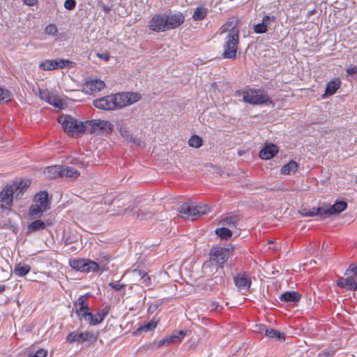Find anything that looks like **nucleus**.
I'll return each instance as SVG.
<instances>
[{"label": "nucleus", "mask_w": 357, "mask_h": 357, "mask_svg": "<svg viewBox=\"0 0 357 357\" xmlns=\"http://www.w3.org/2000/svg\"><path fill=\"white\" fill-rule=\"evenodd\" d=\"M141 99V95L134 92H121L105 96L93 101V105L99 109L115 110L132 105Z\"/></svg>", "instance_id": "obj_1"}, {"label": "nucleus", "mask_w": 357, "mask_h": 357, "mask_svg": "<svg viewBox=\"0 0 357 357\" xmlns=\"http://www.w3.org/2000/svg\"><path fill=\"white\" fill-rule=\"evenodd\" d=\"M233 250L231 245L213 247L210 252V259L203 264L204 271L206 273H213L222 269L224 264L231 255Z\"/></svg>", "instance_id": "obj_2"}, {"label": "nucleus", "mask_w": 357, "mask_h": 357, "mask_svg": "<svg viewBox=\"0 0 357 357\" xmlns=\"http://www.w3.org/2000/svg\"><path fill=\"white\" fill-rule=\"evenodd\" d=\"M27 188V183L22 181H14L10 185H6L0 192V208L10 209L13 199H21Z\"/></svg>", "instance_id": "obj_3"}, {"label": "nucleus", "mask_w": 357, "mask_h": 357, "mask_svg": "<svg viewBox=\"0 0 357 357\" xmlns=\"http://www.w3.org/2000/svg\"><path fill=\"white\" fill-rule=\"evenodd\" d=\"M238 42V29L236 26H233L229 29L225 38L222 53V57L224 59H234L236 57Z\"/></svg>", "instance_id": "obj_4"}, {"label": "nucleus", "mask_w": 357, "mask_h": 357, "mask_svg": "<svg viewBox=\"0 0 357 357\" xmlns=\"http://www.w3.org/2000/svg\"><path fill=\"white\" fill-rule=\"evenodd\" d=\"M33 204L29 208V215L31 218H40L43 213L50 208L51 200L46 191L38 192L33 197Z\"/></svg>", "instance_id": "obj_5"}, {"label": "nucleus", "mask_w": 357, "mask_h": 357, "mask_svg": "<svg viewBox=\"0 0 357 357\" xmlns=\"http://www.w3.org/2000/svg\"><path fill=\"white\" fill-rule=\"evenodd\" d=\"M58 122L68 135L77 137L86 131V122L79 121L70 115H61L58 117Z\"/></svg>", "instance_id": "obj_6"}, {"label": "nucleus", "mask_w": 357, "mask_h": 357, "mask_svg": "<svg viewBox=\"0 0 357 357\" xmlns=\"http://www.w3.org/2000/svg\"><path fill=\"white\" fill-rule=\"evenodd\" d=\"M211 211L207 205L193 206L189 203H183L178 208V212L184 218L195 220L198 217L206 214Z\"/></svg>", "instance_id": "obj_7"}, {"label": "nucleus", "mask_w": 357, "mask_h": 357, "mask_svg": "<svg viewBox=\"0 0 357 357\" xmlns=\"http://www.w3.org/2000/svg\"><path fill=\"white\" fill-rule=\"evenodd\" d=\"M345 277L340 278L337 281L339 287L344 288L347 291H357V273L353 271H349V266L344 272Z\"/></svg>", "instance_id": "obj_8"}, {"label": "nucleus", "mask_w": 357, "mask_h": 357, "mask_svg": "<svg viewBox=\"0 0 357 357\" xmlns=\"http://www.w3.org/2000/svg\"><path fill=\"white\" fill-rule=\"evenodd\" d=\"M113 128L114 126L109 121L92 119L86 121V131L89 133H94L97 131L109 133L112 132Z\"/></svg>", "instance_id": "obj_9"}, {"label": "nucleus", "mask_w": 357, "mask_h": 357, "mask_svg": "<svg viewBox=\"0 0 357 357\" xmlns=\"http://www.w3.org/2000/svg\"><path fill=\"white\" fill-rule=\"evenodd\" d=\"M98 339V335L92 332H80L75 331L68 333L66 337V341L69 342H77L82 344L86 341L94 343Z\"/></svg>", "instance_id": "obj_10"}, {"label": "nucleus", "mask_w": 357, "mask_h": 357, "mask_svg": "<svg viewBox=\"0 0 357 357\" xmlns=\"http://www.w3.org/2000/svg\"><path fill=\"white\" fill-rule=\"evenodd\" d=\"M70 266L77 271L82 272L96 271L98 269V263L91 260L73 259L70 261Z\"/></svg>", "instance_id": "obj_11"}, {"label": "nucleus", "mask_w": 357, "mask_h": 357, "mask_svg": "<svg viewBox=\"0 0 357 357\" xmlns=\"http://www.w3.org/2000/svg\"><path fill=\"white\" fill-rule=\"evenodd\" d=\"M108 309L103 308L102 310L97 312L96 314L93 315L89 312H84L82 314V317L91 326L98 325L101 323L106 315L108 314Z\"/></svg>", "instance_id": "obj_12"}, {"label": "nucleus", "mask_w": 357, "mask_h": 357, "mask_svg": "<svg viewBox=\"0 0 357 357\" xmlns=\"http://www.w3.org/2000/svg\"><path fill=\"white\" fill-rule=\"evenodd\" d=\"M149 29L157 32H162L168 30L165 15H156L150 20Z\"/></svg>", "instance_id": "obj_13"}, {"label": "nucleus", "mask_w": 357, "mask_h": 357, "mask_svg": "<svg viewBox=\"0 0 357 357\" xmlns=\"http://www.w3.org/2000/svg\"><path fill=\"white\" fill-rule=\"evenodd\" d=\"M347 207V203L344 201H336L334 204L328 207L323 208L324 218H329L331 215L340 214Z\"/></svg>", "instance_id": "obj_14"}, {"label": "nucleus", "mask_w": 357, "mask_h": 357, "mask_svg": "<svg viewBox=\"0 0 357 357\" xmlns=\"http://www.w3.org/2000/svg\"><path fill=\"white\" fill-rule=\"evenodd\" d=\"M40 98L55 107L61 109L63 106V100L58 96H55L47 91H40Z\"/></svg>", "instance_id": "obj_15"}, {"label": "nucleus", "mask_w": 357, "mask_h": 357, "mask_svg": "<svg viewBox=\"0 0 357 357\" xmlns=\"http://www.w3.org/2000/svg\"><path fill=\"white\" fill-rule=\"evenodd\" d=\"M234 281L236 287L241 290L248 291L251 285V280L245 273L236 275Z\"/></svg>", "instance_id": "obj_16"}, {"label": "nucleus", "mask_w": 357, "mask_h": 357, "mask_svg": "<svg viewBox=\"0 0 357 357\" xmlns=\"http://www.w3.org/2000/svg\"><path fill=\"white\" fill-rule=\"evenodd\" d=\"M74 307H75V313L79 318H83L82 314L84 312H88V295L79 296L77 300L74 302Z\"/></svg>", "instance_id": "obj_17"}, {"label": "nucleus", "mask_w": 357, "mask_h": 357, "mask_svg": "<svg viewBox=\"0 0 357 357\" xmlns=\"http://www.w3.org/2000/svg\"><path fill=\"white\" fill-rule=\"evenodd\" d=\"M168 30L175 29L183 23L185 17L181 13L165 15Z\"/></svg>", "instance_id": "obj_18"}, {"label": "nucleus", "mask_w": 357, "mask_h": 357, "mask_svg": "<svg viewBox=\"0 0 357 357\" xmlns=\"http://www.w3.org/2000/svg\"><path fill=\"white\" fill-rule=\"evenodd\" d=\"M278 146L273 144H266L259 152V157L262 160H269L278 153Z\"/></svg>", "instance_id": "obj_19"}, {"label": "nucleus", "mask_w": 357, "mask_h": 357, "mask_svg": "<svg viewBox=\"0 0 357 357\" xmlns=\"http://www.w3.org/2000/svg\"><path fill=\"white\" fill-rule=\"evenodd\" d=\"M105 86V82L100 79H92L86 82L84 89L86 93L98 92Z\"/></svg>", "instance_id": "obj_20"}, {"label": "nucleus", "mask_w": 357, "mask_h": 357, "mask_svg": "<svg viewBox=\"0 0 357 357\" xmlns=\"http://www.w3.org/2000/svg\"><path fill=\"white\" fill-rule=\"evenodd\" d=\"M251 105L272 104L273 102L268 94L261 91H254L253 98Z\"/></svg>", "instance_id": "obj_21"}, {"label": "nucleus", "mask_w": 357, "mask_h": 357, "mask_svg": "<svg viewBox=\"0 0 357 357\" xmlns=\"http://www.w3.org/2000/svg\"><path fill=\"white\" fill-rule=\"evenodd\" d=\"M301 295L298 292L294 291H285L282 293L280 296L281 301L293 303L298 302L301 300Z\"/></svg>", "instance_id": "obj_22"}, {"label": "nucleus", "mask_w": 357, "mask_h": 357, "mask_svg": "<svg viewBox=\"0 0 357 357\" xmlns=\"http://www.w3.org/2000/svg\"><path fill=\"white\" fill-rule=\"evenodd\" d=\"M45 174L51 178H63V165H53L47 167Z\"/></svg>", "instance_id": "obj_23"}, {"label": "nucleus", "mask_w": 357, "mask_h": 357, "mask_svg": "<svg viewBox=\"0 0 357 357\" xmlns=\"http://www.w3.org/2000/svg\"><path fill=\"white\" fill-rule=\"evenodd\" d=\"M185 335L186 333L183 331H174L171 336L161 340L159 342V344H169L172 342L180 341L185 336Z\"/></svg>", "instance_id": "obj_24"}, {"label": "nucleus", "mask_w": 357, "mask_h": 357, "mask_svg": "<svg viewBox=\"0 0 357 357\" xmlns=\"http://www.w3.org/2000/svg\"><path fill=\"white\" fill-rule=\"evenodd\" d=\"M323 208H312V209L303 208L300 211V213L305 217H314L316 215H319L321 218H324Z\"/></svg>", "instance_id": "obj_25"}, {"label": "nucleus", "mask_w": 357, "mask_h": 357, "mask_svg": "<svg viewBox=\"0 0 357 357\" xmlns=\"http://www.w3.org/2000/svg\"><path fill=\"white\" fill-rule=\"evenodd\" d=\"M120 132L122 137H124L127 141L132 142L137 146L142 145V142L138 138H135L126 128H121Z\"/></svg>", "instance_id": "obj_26"}, {"label": "nucleus", "mask_w": 357, "mask_h": 357, "mask_svg": "<svg viewBox=\"0 0 357 357\" xmlns=\"http://www.w3.org/2000/svg\"><path fill=\"white\" fill-rule=\"evenodd\" d=\"M341 82L339 79H333L328 82L325 94L328 96L333 95L340 86Z\"/></svg>", "instance_id": "obj_27"}, {"label": "nucleus", "mask_w": 357, "mask_h": 357, "mask_svg": "<svg viewBox=\"0 0 357 357\" xmlns=\"http://www.w3.org/2000/svg\"><path fill=\"white\" fill-rule=\"evenodd\" d=\"M298 168V164L294 160H290L288 163L281 168V174L284 175H290L294 174Z\"/></svg>", "instance_id": "obj_28"}, {"label": "nucleus", "mask_w": 357, "mask_h": 357, "mask_svg": "<svg viewBox=\"0 0 357 357\" xmlns=\"http://www.w3.org/2000/svg\"><path fill=\"white\" fill-rule=\"evenodd\" d=\"M270 20H274V17H270L269 15H266L262 19L261 23H258L257 24L254 26V31L256 33H264L267 31V26L266 23L267 21Z\"/></svg>", "instance_id": "obj_29"}, {"label": "nucleus", "mask_w": 357, "mask_h": 357, "mask_svg": "<svg viewBox=\"0 0 357 357\" xmlns=\"http://www.w3.org/2000/svg\"><path fill=\"white\" fill-rule=\"evenodd\" d=\"M79 174V172L74 167L63 165V177L73 180L77 178Z\"/></svg>", "instance_id": "obj_30"}, {"label": "nucleus", "mask_w": 357, "mask_h": 357, "mask_svg": "<svg viewBox=\"0 0 357 357\" xmlns=\"http://www.w3.org/2000/svg\"><path fill=\"white\" fill-rule=\"evenodd\" d=\"M254 91L255 90L252 89H249L248 91L239 90L236 92V96L241 97L243 102L251 104V100L253 98Z\"/></svg>", "instance_id": "obj_31"}, {"label": "nucleus", "mask_w": 357, "mask_h": 357, "mask_svg": "<svg viewBox=\"0 0 357 357\" xmlns=\"http://www.w3.org/2000/svg\"><path fill=\"white\" fill-rule=\"evenodd\" d=\"M45 223L43 220H36L28 225L27 229L29 232L36 231L45 229Z\"/></svg>", "instance_id": "obj_32"}, {"label": "nucleus", "mask_w": 357, "mask_h": 357, "mask_svg": "<svg viewBox=\"0 0 357 357\" xmlns=\"http://www.w3.org/2000/svg\"><path fill=\"white\" fill-rule=\"evenodd\" d=\"M265 335L270 338H275L279 340H284L285 339L284 333H280L273 328H266Z\"/></svg>", "instance_id": "obj_33"}, {"label": "nucleus", "mask_w": 357, "mask_h": 357, "mask_svg": "<svg viewBox=\"0 0 357 357\" xmlns=\"http://www.w3.org/2000/svg\"><path fill=\"white\" fill-rule=\"evenodd\" d=\"M239 220L240 218L238 215H234L225 217L221 220V222L224 225L236 227Z\"/></svg>", "instance_id": "obj_34"}, {"label": "nucleus", "mask_w": 357, "mask_h": 357, "mask_svg": "<svg viewBox=\"0 0 357 357\" xmlns=\"http://www.w3.org/2000/svg\"><path fill=\"white\" fill-rule=\"evenodd\" d=\"M57 65L55 59L45 60L40 63L39 68L43 70H52L56 68Z\"/></svg>", "instance_id": "obj_35"}, {"label": "nucleus", "mask_w": 357, "mask_h": 357, "mask_svg": "<svg viewBox=\"0 0 357 357\" xmlns=\"http://www.w3.org/2000/svg\"><path fill=\"white\" fill-rule=\"evenodd\" d=\"M158 324V321L151 320L149 321L147 324H144V326H140L138 328L135 332L134 334L137 335L138 333L144 331H150L153 330Z\"/></svg>", "instance_id": "obj_36"}, {"label": "nucleus", "mask_w": 357, "mask_h": 357, "mask_svg": "<svg viewBox=\"0 0 357 357\" xmlns=\"http://www.w3.org/2000/svg\"><path fill=\"white\" fill-rule=\"evenodd\" d=\"M31 270V268L29 265H21L17 264L14 269V273L16 275L19 277H22L26 275Z\"/></svg>", "instance_id": "obj_37"}, {"label": "nucleus", "mask_w": 357, "mask_h": 357, "mask_svg": "<svg viewBox=\"0 0 357 357\" xmlns=\"http://www.w3.org/2000/svg\"><path fill=\"white\" fill-rule=\"evenodd\" d=\"M206 285L209 287L211 289H213L215 286L218 285H225V279L222 275L216 276L213 279L208 280L207 281Z\"/></svg>", "instance_id": "obj_38"}, {"label": "nucleus", "mask_w": 357, "mask_h": 357, "mask_svg": "<svg viewBox=\"0 0 357 357\" xmlns=\"http://www.w3.org/2000/svg\"><path fill=\"white\" fill-rule=\"evenodd\" d=\"M133 216L139 220H143L151 218L153 216V213L150 211L139 209L137 212L133 213Z\"/></svg>", "instance_id": "obj_39"}, {"label": "nucleus", "mask_w": 357, "mask_h": 357, "mask_svg": "<svg viewBox=\"0 0 357 357\" xmlns=\"http://www.w3.org/2000/svg\"><path fill=\"white\" fill-rule=\"evenodd\" d=\"M215 233L221 238H225V239L229 238L232 235L231 231L229 229L226 228V227H221V228L216 229Z\"/></svg>", "instance_id": "obj_40"}, {"label": "nucleus", "mask_w": 357, "mask_h": 357, "mask_svg": "<svg viewBox=\"0 0 357 357\" xmlns=\"http://www.w3.org/2000/svg\"><path fill=\"white\" fill-rule=\"evenodd\" d=\"M202 143L203 140L202 137L196 135L192 136L188 141L189 146L196 149L199 148L202 145Z\"/></svg>", "instance_id": "obj_41"}, {"label": "nucleus", "mask_w": 357, "mask_h": 357, "mask_svg": "<svg viewBox=\"0 0 357 357\" xmlns=\"http://www.w3.org/2000/svg\"><path fill=\"white\" fill-rule=\"evenodd\" d=\"M207 15V11L203 8H197L193 14V19L195 20H202L205 18Z\"/></svg>", "instance_id": "obj_42"}, {"label": "nucleus", "mask_w": 357, "mask_h": 357, "mask_svg": "<svg viewBox=\"0 0 357 357\" xmlns=\"http://www.w3.org/2000/svg\"><path fill=\"white\" fill-rule=\"evenodd\" d=\"M69 162L72 165H76L79 168H84L86 166V162L84 160V158H71Z\"/></svg>", "instance_id": "obj_43"}, {"label": "nucleus", "mask_w": 357, "mask_h": 357, "mask_svg": "<svg viewBox=\"0 0 357 357\" xmlns=\"http://www.w3.org/2000/svg\"><path fill=\"white\" fill-rule=\"evenodd\" d=\"M47 355V350L43 348L38 349L36 353H29L27 357H46Z\"/></svg>", "instance_id": "obj_44"}, {"label": "nucleus", "mask_w": 357, "mask_h": 357, "mask_svg": "<svg viewBox=\"0 0 357 357\" xmlns=\"http://www.w3.org/2000/svg\"><path fill=\"white\" fill-rule=\"evenodd\" d=\"M45 31L48 35L55 36L58 33V29L55 24H50L45 27Z\"/></svg>", "instance_id": "obj_45"}, {"label": "nucleus", "mask_w": 357, "mask_h": 357, "mask_svg": "<svg viewBox=\"0 0 357 357\" xmlns=\"http://www.w3.org/2000/svg\"><path fill=\"white\" fill-rule=\"evenodd\" d=\"M55 61H56V63H58V65L56 66V68H63L67 66H71L73 63L72 61L69 60H66L63 59H56Z\"/></svg>", "instance_id": "obj_46"}, {"label": "nucleus", "mask_w": 357, "mask_h": 357, "mask_svg": "<svg viewBox=\"0 0 357 357\" xmlns=\"http://www.w3.org/2000/svg\"><path fill=\"white\" fill-rule=\"evenodd\" d=\"M11 94L8 90L0 88V102L1 101L8 102L10 99Z\"/></svg>", "instance_id": "obj_47"}, {"label": "nucleus", "mask_w": 357, "mask_h": 357, "mask_svg": "<svg viewBox=\"0 0 357 357\" xmlns=\"http://www.w3.org/2000/svg\"><path fill=\"white\" fill-rule=\"evenodd\" d=\"M76 6L75 0H66L64 2V8L67 10H72Z\"/></svg>", "instance_id": "obj_48"}, {"label": "nucleus", "mask_w": 357, "mask_h": 357, "mask_svg": "<svg viewBox=\"0 0 357 357\" xmlns=\"http://www.w3.org/2000/svg\"><path fill=\"white\" fill-rule=\"evenodd\" d=\"M334 354H335V351L333 349H327V350H324V351H321L319 354V356L320 357H333Z\"/></svg>", "instance_id": "obj_49"}, {"label": "nucleus", "mask_w": 357, "mask_h": 357, "mask_svg": "<svg viewBox=\"0 0 357 357\" xmlns=\"http://www.w3.org/2000/svg\"><path fill=\"white\" fill-rule=\"evenodd\" d=\"M109 287H111L112 289L116 290V291H120L122 289H123L126 285L124 284H122V283H119L118 282H110L109 284Z\"/></svg>", "instance_id": "obj_50"}, {"label": "nucleus", "mask_w": 357, "mask_h": 357, "mask_svg": "<svg viewBox=\"0 0 357 357\" xmlns=\"http://www.w3.org/2000/svg\"><path fill=\"white\" fill-rule=\"evenodd\" d=\"M133 273L136 276L139 277L141 280L144 278V277H145L146 275H147L146 271L138 269H135Z\"/></svg>", "instance_id": "obj_51"}, {"label": "nucleus", "mask_w": 357, "mask_h": 357, "mask_svg": "<svg viewBox=\"0 0 357 357\" xmlns=\"http://www.w3.org/2000/svg\"><path fill=\"white\" fill-rule=\"evenodd\" d=\"M347 73L350 75H355L357 73V67L352 65L349 66L347 68Z\"/></svg>", "instance_id": "obj_52"}, {"label": "nucleus", "mask_w": 357, "mask_h": 357, "mask_svg": "<svg viewBox=\"0 0 357 357\" xmlns=\"http://www.w3.org/2000/svg\"><path fill=\"white\" fill-rule=\"evenodd\" d=\"M97 56L99 58H100V59H103L105 61H108L109 59V57H110L109 54L108 52H105V53H102V54L98 53L97 54Z\"/></svg>", "instance_id": "obj_53"}, {"label": "nucleus", "mask_w": 357, "mask_h": 357, "mask_svg": "<svg viewBox=\"0 0 357 357\" xmlns=\"http://www.w3.org/2000/svg\"><path fill=\"white\" fill-rule=\"evenodd\" d=\"M24 3L29 6H33L38 2V0H23Z\"/></svg>", "instance_id": "obj_54"}, {"label": "nucleus", "mask_w": 357, "mask_h": 357, "mask_svg": "<svg viewBox=\"0 0 357 357\" xmlns=\"http://www.w3.org/2000/svg\"><path fill=\"white\" fill-rule=\"evenodd\" d=\"M142 281L145 285L149 286L150 284L151 278L148 275H146Z\"/></svg>", "instance_id": "obj_55"}, {"label": "nucleus", "mask_w": 357, "mask_h": 357, "mask_svg": "<svg viewBox=\"0 0 357 357\" xmlns=\"http://www.w3.org/2000/svg\"><path fill=\"white\" fill-rule=\"evenodd\" d=\"M101 8H102V10L105 13H109V11L111 10V8L109 6H105L104 3H102L101 4Z\"/></svg>", "instance_id": "obj_56"}, {"label": "nucleus", "mask_w": 357, "mask_h": 357, "mask_svg": "<svg viewBox=\"0 0 357 357\" xmlns=\"http://www.w3.org/2000/svg\"><path fill=\"white\" fill-rule=\"evenodd\" d=\"M353 271L356 274L357 273V265H355L354 264L349 265V271Z\"/></svg>", "instance_id": "obj_57"}, {"label": "nucleus", "mask_w": 357, "mask_h": 357, "mask_svg": "<svg viewBox=\"0 0 357 357\" xmlns=\"http://www.w3.org/2000/svg\"><path fill=\"white\" fill-rule=\"evenodd\" d=\"M5 289H6L5 285L0 284V294H1L3 291H4Z\"/></svg>", "instance_id": "obj_58"}, {"label": "nucleus", "mask_w": 357, "mask_h": 357, "mask_svg": "<svg viewBox=\"0 0 357 357\" xmlns=\"http://www.w3.org/2000/svg\"><path fill=\"white\" fill-rule=\"evenodd\" d=\"M269 249H272L273 250H278V248L275 247L274 245H272V246H269L268 247Z\"/></svg>", "instance_id": "obj_59"}, {"label": "nucleus", "mask_w": 357, "mask_h": 357, "mask_svg": "<svg viewBox=\"0 0 357 357\" xmlns=\"http://www.w3.org/2000/svg\"><path fill=\"white\" fill-rule=\"evenodd\" d=\"M269 249H272L273 250H278V248L275 247L274 245H272V246H269L268 247Z\"/></svg>", "instance_id": "obj_60"}, {"label": "nucleus", "mask_w": 357, "mask_h": 357, "mask_svg": "<svg viewBox=\"0 0 357 357\" xmlns=\"http://www.w3.org/2000/svg\"><path fill=\"white\" fill-rule=\"evenodd\" d=\"M128 211H130L129 208H126V210H125V213H127V212H128Z\"/></svg>", "instance_id": "obj_61"}, {"label": "nucleus", "mask_w": 357, "mask_h": 357, "mask_svg": "<svg viewBox=\"0 0 357 357\" xmlns=\"http://www.w3.org/2000/svg\"><path fill=\"white\" fill-rule=\"evenodd\" d=\"M108 259H109V258H107V259H105V260H106V262L105 263V265H106V264H107V262H108Z\"/></svg>", "instance_id": "obj_62"}, {"label": "nucleus", "mask_w": 357, "mask_h": 357, "mask_svg": "<svg viewBox=\"0 0 357 357\" xmlns=\"http://www.w3.org/2000/svg\"><path fill=\"white\" fill-rule=\"evenodd\" d=\"M213 305H215V309H217V307H218V304L213 303Z\"/></svg>", "instance_id": "obj_63"}, {"label": "nucleus", "mask_w": 357, "mask_h": 357, "mask_svg": "<svg viewBox=\"0 0 357 357\" xmlns=\"http://www.w3.org/2000/svg\"><path fill=\"white\" fill-rule=\"evenodd\" d=\"M310 264H316V261H310Z\"/></svg>", "instance_id": "obj_64"}]
</instances>
